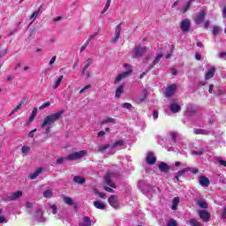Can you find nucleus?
<instances>
[{
	"mask_svg": "<svg viewBox=\"0 0 226 226\" xmlns=\"http://www.w3.org/2000/svg\"><path fill=\"white\" fill-rule=\"evenodd\" d=\"M64 114V110L58 111L55 114H51L47 116L43 121H41V128H45L48 125L54 124L56 121L59 120L61 118V116Z\"/></svg>",
	"mask_w": 226,
	"mask_h": 226,
	"instance_id": "obj_1",
	"label": "nucleus"
},
{
	"mask_svg": "<svg viewBox=\"0 0 226 226\" xmlns=\"http://www.w3.org/2000/svg\"><path fill=\"white\" fill-rule=\"evenodd\" d=\"M147 52V48L146 46H140V45H136L132 50V57L133 59H139V57H142L144 54Z\"/></svg>",
	"mask_w": 226,
	"mask_h": 226,
	"instance_id": "obj_2",
	"label": "nucleus"
},
{
	"mask_svg": "<svg viewBox=\"0 0 226 226\" xmlns=\"http://www.w3.org/2000/svg\"><path fill=\"white\" fill-rule=\"evenodd\" d=\"M86 154H87V151H86V150L75 152V153L70 154L67 156V161L73 162L75 160H80V158H83V156H86Z\"/></svg>",
	"mask_w": 226,
	"mask_h": 226,
	"instance_id": "obj_3",
	"label": "nucleus"
},
{
	"mask_svg": "<svg viewBox=\"0 0 226 226\" xmlns=\"http://www.w3.org/2000/svg\"><path fill=\"white\" fill-rule=\"evenodd\" d=\"M124 68H126L127 71L124 72H122L116 78L115 84H117V82H121L123 79H126V77H128V75L132 73V65H130L129 64H125Z\"/></svg>",
	"mask_w": 226,
	"mask_h": 226,
	"instance_id": "obj_4",
	"label": "nucleus"
},
{
	"mask_svg": "<svg viewBox=\"0 0 226 226\" xmlns=\"http://www.w3.org/2000/svg\"><path fill=\"white\" fill-rule=\"evenodd\" d=\"M114 177H117V173L108 172L104 177L106 185H108V186H110V188H116V184L112 182V179H114Z\"/></svg>",
	"mask_w": 226,
	"mask_h": 226,
	"instance_id": "obj_5",
	"label": "nucleus"
},
{
	"mask_svg": "<svg viewBox=\"0 0 226 226\" xmlns=\"http://www.w3.org/2000/svg\"><path fill=\"white\" fill-rule=\"evenodd\" d=\"M198 215L202 222H207L211 220V214L206 210H200Z\"/></svg>",
	"mask_w": 226,
	"mask_h": 226,
	"instance_id": "obj_6",
	"label": "nucleus"
},
{
	"mask_svg": "<svg viewBox=\"0 0 226 226\" xmlns=\"http://www.w3.org/2000/svg\"><path fill=\"white\" fill-rule=\"evenodd\" d=\"M190 19H185L182 20L181 25H180V29L183 31V33H188L190 31V26H191Z\"/></svg>",
	"mask_w": 226,
	"mask_h": 226,
	"instance_id": "obj_7",
	"label": "nucleus"
},
{
	"mask_svg": "<svg viewBox=\"0 0 226 226\" xmlns=\"http://www.w3.org/2000/svg\"><path fill=\"white\" fill-rule=\"evenodd\" d=\"M177 89V86L176 84L170 85L166 88L165 96L166 98H170Z\"/></svg>",
	"mask_w": 226,
	"mask_h": 226,
	"instance_id": "obj_8",
	"label": "nucleus"
},
{
	"mask_svg": "<svg viewBox=\"0 0 226 226\" xmlns=\"http://www.w3.org/2000/svg\"><path fill=\"white\" fill-rule=\"evenodd\" d=\"M205 19H206V11H201L195 17L194 22H196L197 24H202V22H204Z\"/></svg>",
	"mask_w": 226,
	"mask_h": 226,
	"instance_id": "obj_9",
	"label": "nucleus"
},
{
	"mask_svg": "<svg viewBox=\"0 0 226 226\" xmlns=\"http://www.w3.org/2000/svg\"><path fill=\"white\" fill-rule=\"evenodd\" d=\"M108 202L112 207H119V203L117 202V197L116 195H111L109 198Z\"/></svg>",
	"mask_w": 226,
	"mask_h": 226,
	"instance_id": "obj_10",
	"label": "nucleus"
},
{
	"mask_svg": "<svg viewBox=\"0 0 226 226\" xmlns=\"http://www.w3.org/2000/svg\"><path fill=\"white\" fill-rule=\"evenodd\" d=\"M147 163L148 165H154L156 163V156H154V154L150 152L147 155Z\"/></svg>",
	"mask_w": 226,
	"mask_h": 226,
	"instance_id": "obj_11",
	"label": "nucleus"
},
{
	"mask_svg": "<svg viewBox=\"0 0 226 226\" xmlns=\"http://www.w3.org/2000/svg\"><path fill=\"white\" fill-rule=\"evenodd\" d=\"M216 72V68L211 67L205 75V80H209V79H213L215 77V72Z\"/></svg>",
	"mask_w": 226,
	"mask_h": 226,
	"instance_id": "obj_12",
	"label": "nucleus"
},
{
	"mask_svg": "<svg viewBox=\"0 0 226 226\" xmlns=\"http://www.w3.org/2000/svg\"><path fill=\"white\" fill-rule=\"evenodd\" d=\"M193 133L195 135H209L211 132H209V130L194 128Z\"/></svg>",
	"mask_w": 226,
	"mask_h": 226,
	"instance_id": "obj_13",
	"label": "nucleus"
},
{
	"mask_svg": "<svg viewBox=\"0 0 226 226\" xmlns=\"http://www.w3.org/2000/svg\"><path fill=\"white\" fill-rule=\"evenodd\" d=\"M158 167L161 172H164L165 174H169V170H170V167L165 162H161Z\"/></svg>",
	"mask_w": 226,
	"mask_h": 226,
	"instance_id": "obj_14",
	"label": "nucleus"
},
{
	"mask_svg": "<svg viewBox=\"0 0 226 226\" xmlns=\"http://www.w3.org/2000/svg\"><path fill=\"white\" fill-rule=\"evenodd\" d=\"M196 204L201 209H207V207H209V205L204 200H196Z\"/></svg>",
	"mask_w": 226,
	"mask_h": 226,
	"instance_id": "obj_15",
	"label": "nucleus"
},
{
	"mask_svg": "<svg viewBox=\"0 0 226 226\" xmlns=\"http://www.w3.org/2000/svg\"><path fill=\"white\" fill-rule=\"evenodd\" d=\"M79 226H91V218L88 216H84L82 222H79Z\"/></svg>",
	"mask_w": 226,
	"mask_h": 226,
	"instance_id": "obj_16",
	"label": "nucleus"
},
{
	"mask_svg": "<svg viewBox=\"0 0 226 226\" xmlns=\"http://www.w3.org/2000/svg\"><path fill=\"white\" fill-rule=\"evenodd\" d=\"M200 185L204 187L209 186V178H207L204 176H201L200 177Z\"/></svg>",
	"mask_w": 226,
	"mask_h": 226,
	"instance_id": "obj_17",
	"label": "nucleus"
},
{
	"mask_svg": "<svg viewBox=\"0 0 226 226\" xmlns=\"http://www.w3.org/2000/svg\"><path fill=\"white\" fill-rule=\"evenodd\" d=\"M94 207H96V209H101V210H103L105 209V207H107V205H105V203L100 200L94 201Z\"/></svg>",
	"mask_w": 226,
	"mask_h": 226,
	"instance_id": "obj_18",
	"label": "nucleus"
},
{
	"mask_svg": "<svg viewBox=\"0 0 226 226\" xmlns=\"http://www.w3.org/2000/svg\"><path fill=\"white\" fill-rule=\"evenodd\" d=\"M21 195H22V191H17L16 192L11 193L9 196V199L11 200H17V199H20Z\"/></svg>",
	"mask_w": 226,
	"mask_h": 226,
	"instance_id": "obj_19",
	"label": "nucleus"
},
{
	"mask_svg": "<svg viewBox=\"0 0 226 226\" xmlns=\"http://www.w3.org/2000/svg\"><path fill=\"white\" fill-rule=\"evenodd\" d=\"M170 109L171 110V112H174L176 114L181 110V106H179V104L174 102L170 106Z\"/></svg>",
	"mask_w": 226,
	"mask_h": 226,
	"instance_id": "obj_20",
	"label": "nucleus"
},
{
	"mask_svg": "<svg viewBox=\"0 0 226 226\" xmlns=\"http://www.w3.org/2000/svg\"><path fill=\"white\" fill-rule=\"evenodd\" d=\"M64 79V75H60L56 80H55L53 85V89H57L59 86H61V82H63V79Z\"/></svg>",
	"mask_w": 226,
	"mask_h": 226,
	"instance_id": "obj_21",
	"label": "nucleus"
},
{
	"mask_svg": "<svg viewBox=\"0 0 226 226\" xmlns=\"http://www.w3.org/2000/svg\"><path fill=\"white\" fill-rule=\"evenodd\" d=\"M41 172H43V170L41 168H38L34 173L30 174V179H36Z\"/></svg>",
	"mask_w": 226,
	"mask_h": 226,
	"instance_id": "obj_22",
	"label": "nucleus"
},
{
	"mask_svg": "<svg viewBox=\"0 0 226 226\" xmlns=\"http://www.w3.org/2000/svg\"><path fill=\"white\" fill-rule=\"evenodd\" d=\"M179 206V197H175L172 200V207L171 209L173 211H176L177 209V207Z\"/></svg>",
	"mask_w": 226,
	"mask_h": 226,
	"instance_id": "obj_23",
	"label": "nucleus"
},
{
	"mask_svg": "<svg viewBox=\"0 0 226 226\" xmlns=\"http://www.w3.org/2000/svg\"><path fill=\"white\" fill-rule=\"evenodd\" d=\"M124 89V85H121L117 88L116 94H115L116 98H121V94H123Z\"/></svg>",
	"mask_w": 226,
	"mask_h": 226,
	"instance_id": "obj_24",
	"label": "nucleus"
},
{
	"mask_svg": "<svg viewBox=\"0 0 226 226\" xmlns=\"http://www.w3.org/2000/svg\"><path fill=\"white\" fill-rule=\"evenodd\" d=\"M74 183H78L79 185H84L86 183V178L80 177V176H76L73 177Z\"/></svg>",
	"mask_w": 226,
	"mask_h": 226,
	"instance_id": "obj_25",
	"label": "nucleus"
},
{
	"mask_svg": "<svg viewBox=\"0 0 226 226\" xmlns=\"http://www.w3.org/2000/svg\"><path fill=\"white\" fill-rule=\"evenodd\" d=\"M90 64H93V59L92 58H88L87 60H86L85 65L82 68L81 73L85 74L84 72H86V70H87V68H89Z\"/></svg>",
	"mask_w": 226,
	"mask_h": 226,
	"instance_id": "obj_26",
	"label": "nucleus"
},
{
	"mask_svg": "<svg viewBox=\"0 0 226 226\" xmlns=\"http://www.w3.org/2000/svg\"><path fill=\"white\" fill-rule=\"evenodd\" d=\"M109 123H113V124H116V119L112 117H107L106 119L102 120L100 124H107Z\"/></svg>",
	"mask_w": 226,
	"mask_h": 226,
	"instance_id": "obj_27",
	"label": "nucleus"
},
{
	"mask_svg": "<svg viewBox=\"0 0 226 226\" xmlns=\"http://www.w3.org/2000/svg\"><path fill=\"white\" fill-rule=\"evenodd\" d=\"M122 146H124V141L123 139L115 141L114 144L112 145V149L116 147H121Z\"/></svg>",
	"mask_w": 226,
	"mask_h": 226,
	"instance_id": "obj_28",
	"label": "nucleus"
},
{
	"mask_svg": "<svg viewBox=\"0 0 226 226\" xmlns=\"http://www.w3.org/2000/svg\"><path fill=\"white\" fill-rule=\"evenodd\" d=\"M170 139L173 142V144H176L177 140V137H179V134L177 132H170Z\"/></svg>",
	"mask_w": 226,
	"mask_h": 226,
	"instance_id": "obj_29",
	"label": "nucleus"
},
{
	"mask_svg": "<svg viewBox=\"0 0 226 226\" xmlns=\"http://www.w3.org/2000/svg\"><path fill=\"white\" fill-rule=\"evenodd\" d=\"M109 147H110L109 144L101 145L98 147L97 151L99 153H103V151H106V149H109Z\"/></svg>",
	"mask_w": 226,
	"mask_h": 226,
	"instance_id": "obj_30",
	"label": "nucleus"
},
{
	"mask_svg": "<svg viewBox=\"0 0 226 226\" xmlns=\"http://www.w3.org/2000/svg\"><path fill=\"white\" fill-rule=\"evenodd\" d=\"M121 24L117 25L115 29V37L118 38L121 36Z\"/></svg>",
	"mask_w": 226,
	"mask_h": 226,
	"instance_id": "obj_31",
	"label": "nucleus"
},
{
	"mask_svg": "<svg viewBox=\"0 0 226 226\" xmlns=\"http://www.w3.org/2000/svg\"><path fill=\"white\" fill-rule=\"evenodd\" d=\"M54 193L50 190H46L43 192V197H45V199H52Z\"/></svg>",
	"mask_w": 226,
	"mask_h": 226,
	"instance_id": "obj_32",
	"label": "nucleus"
},
{
	"mask_svg": "<svg viewBox=\"0 0 226 226\" xmlns=\"http://www.w3.org/2000/svg\"><path fill=\"white\" fill-rule=\"evenodd\" d=\"M189 225L191 226H202V223H200L197 219H191L189 221Z\"/></svg>",
	"mask_w": 226,
	"mask_h": 226,
	"instance_id": "obj_33",
	"label": "nucleus"
},
{
	"mask_svg": "<svg viewBox=\"0 0 226 226\" xmlns=\"http://www.w3.org/2000/svg\"><path fill=\"white\" fill-rule=\"evenodd\" d=\"M110 3H112V0H107L106 4L102 11V14L106 13L109 8H110Z\"/></svg>",
	"mask_w": 226,
	"mask_h": 226,
	"instance_id": "obj_34",
	"label": "nucleus"
},
{
	"mask_svg": "<svg viewBox=\"0 0 226 226\" xmlns=\"http://www.w3.org/2000/svg\"><path fill=\"white\" fill-rule=\"evenodd\" d=\"M64 202L67 204L68 206H73V200L70 197H64Z\"/></svg>",
	"mask_w": 226,
	"mask_h": 226,
	"instance_id": "obj_35",
	"label": "nucleus"
},
{
	"mask_svg": "<svg viewBox=\"0 0 226 226\" xmlns=\"http://www.w3.org/2000/svg\"><path fill=\"white\" fill-rule=\"evenodd\" d=\"M68 162V157H60V158H58V159L56 160V165H61V164H63V162Z\"/></svg>",
	"mask_w": 226,
	"mask_h": 226,
	"instance_id": "obj_36",
	"label": "nucleus"
},
{
	"mask_svg": "<svg viewBox=\"0 0 226 226\" xmlns=\"http://www.w3.org/2000/svg\"><path fill=\"white\" fill-rule=\"evenodd\" d=\"M36 114H38V109L34 108V110L32 111L31 117H29L30 122L34 121V117L36 116Z\"/></svg>",
	"mask_w": 226,
	"mask_h": 226,
	"instance_id": "obj_37",
	"label": "nucleus"
},
{
	"mask_svg": "<svg viewBox=\"0 0 226 226\" xmlns=\"http://www.w3.org/2000/svg\"><path fill=\"white\" fill-rule=\"evenodd\" d=\"M22 109V106L19 103L14 109L10 113V116H13V114H15V112H19V110H20Z\"/></svg>",
	"mask_w": 226,
	"mask_h": 226,
	"instance_id": "obj_38",
	"label": "nucleus"
},
{
	"mask_svg": "<svg viewBox=\"0 0 226 226\" xmlns=\"http://www.w3.org/2000/svg\"><path fill=\"white\" fill-rule=\"evenodd\" d=\"M162 57H163V55L159 54L156 56V57L154 58L153 64H158V63H160V59H162Z\"/></svg>",
	"mask_w": 226,
	"mask_h": 226,
	"instance_id": "obj_39",
	"label": "nucleus"
},
{
	"mask_svg": "<svg viewBox=\"0 0 226 226\" xmlns=\"http://www.w3.org/2000/svg\"><path fill=\"white\" fill-rule=\"evenodd\" d=\"M39 13H40V10L38 11L33 12V14L30 16V19L31 20H33V22L36 20V17H38Z\"/></svg>",
	"mask_w": 226,
	"mask_h": 226,
	"instance_id": "obj_40",
	"label": "nucleus"
},
{
	"mask_svg": "<svg viewBox=\"0 0 226 226\" xmlns=\"http://www.w3.org/2000/svg\"><path fill=\"white\" fill-rule=\"evenodd\" d=\"M29 151H31V147H22L21 148V152L23 153V154H27Z\"/></svg>",
	"mask_w": 226,
	"mask_h": 226,
	"instance_id": "obj_41",
	"label": "nucleus"
},
{
	"mask_svg": "<svg viewBox=\"0 0 226 226\" xmlns=\"http://www.w3.org/2000/svg\"><path fill=\"white\" fill-rule=\"evenodd\" d=\"M188 170H190V169L188 168H185L182 170H179L177 175V177H181V176H183V174H185V172H188Z\"/></svg>",
	"mask_w": 226,
	"mask_h": 226,
	"instance_id": "obj_42",
	"label": "nucleus"
},
{
	"mask_svg": "<svg viewBox=\"0 0 226 226\" xmlns=\"http://www.w3.org/2000/svg\"><path fill=\"white\" fill-rule=\"evenodd\" d=\"M50 209H52L53 215H57V206L56 204L49 205Z\"/></svg>",
	"mask_w": 226,
	"mask_h": 226,
	"instance_id": "obj_43",
	"label": "nucleus"
},
{
	"mask_svg": "<svg viewBox=\"0 0 226 226\" xmlns=\"http://www.w3.org/2000/svg\"><path fill=\"white\" fill-rule=\"evenodd\" d=\"M87 89H91V85H87V86H85V87L79 91V94H83V93H86V91H87Z\"/></svg>",
	"mask_w": 226,
	"mask_h": 226,
	"instance_id": "obj_44",
	"label": "nucleus"
},
{
	"mask_svg": "<svg viewBox=\"0 0 226 226\" xmlns=\"http://www.w3.org/2000/svg\"><path fill=\"white\" fill-rule=\"evenodd\" d=\"M192 6V1H189L187 4L183 8V13H186V11L191 8Z\"/></svg>",
	"mask_w": 226,
	"mask_h": 226,
	"instance_id": "obj_45",
	"label": "nucleus"
},
{
	"mask_svg": "<svg viewBox=\"0 0 226 226\" xmlns=\"http://www.w3.org/2000/svg\"><path fill=\"white\" fill-rule=\"evenodd\" d=\"M219 33H220V27L219 26H214V28H213L214 36H216V34H219Z\"/></svg>",
	"mask_w": 226,
	"mask_h": 226,
	"instance_id": "obj_46",
	"label": "nucleus"
},
{
	"mask_svg": "<svg viewBox=\"0 0 226 226\" xmlns=\"http://www.w3.org/2000/svg\"><path fill=\"white\" fill-rule=\"evenodd\" d=\"M27 101H28V99H27V97H23L21 100H20V102H19L21 106L22 105H27Z\"/></svg>",
	"mask_w": 226,
	"mask_h": 226,
	"instance_id": "obj_47",
	"label": "nucleus"
},
{
	"mask_svg": "<svg viewBox=\"0 0 226 226\" xmlns=\"http://www.w3.org/2000/svg\"><path fill=\"white\" fill-rule=\"evenodd\" d=\"M47 107H50V102H44L41 106L39 107V109L43 110V109H47Z\"/></svg>",
	"mask_w": 226,
	"mask_h": 226,
	"instance_id": "obj_48",
	"label": "nucleus"
},
{
	"mask_svg": "<svg viewBox=\"0 0 226 226\" xmlns=\"http://www.w3.org/2000/svg\"><path fill=\"white\" fill-rule=\"evenodd\" d=\"M168 226H177V222H176L174 219H170L168 222Z\"/></svg>",
	"mask_w": 226,
	"mask_h": 226,
	"instance_id": "obj_49",
	"label": "nucleus"
},
{
	"mask_svg": "<svg viewBox=\"0 0 226 226\" xmlns=\"http://www.w3.org/2000/svg\"><path fill=\"white\" fill-rule=\"evenodd\" d=\"M216 162H218L219 164L222 165V167H226V161H223L222 158L218 157L216 159Z\"/></svg>",
	"mask_w": 226,
	"mask_h": 226,
	"instance_id": "obj_50",
	"label": "nucleus"
},
{
	"mask_svg": "<svg viewBox=\"0 0 226 226\" xmlns=\"http://www.w3.org/2000/svg\"><path fill=\"white\" fill-rule=\"evenodd\" d=\"M123 109H132V104L130 102H125L124 104H122Z\"/></svg>",
	"mask_w": 226,
	"mask_h": 226,
	"instance_id": "obj_51",
	"label": "nucleus"
},
{
	"mask_svg": "<svg viewBox=\"0 0 226 226\" xmlns=\"http://www.w3.org/2000/svg\"><path fill=\"white\" fill-rule=\"evenodd\" d=\"M192 154H196L198 156H200V155L204 154V151H202V150H200V151L194 150V151H192Z\"/></svg>",
	"mask_w": 226,
	"mask_h": 226,
	"instance_id": "obj_52",
	"label": "nucleus"
},
{
	"mask_svg": "<svg viewBox=\"0 0 226 226\" xmlns=\"http://www.w3.org/2000/svg\"><path fill=\"white\" fill-rule=\"evenodd\" d=\"M103 189L106 191V192H109V193H114V189L109 187V186H103Z\"/></svg>",
	"mask_w": 226,
	"mask_h": 226,
	"instance_id": "obj_53",
	"label": "nucleus"
},
{
	"mask_svg": "<svg viewBox=\"0 0 226 226\" xmlns=\"http://www.w3.org/2000/svg\"><path fill=\"white\" fill-rule=\"evenodd\" d=\"M34 133H36V129H34L33 131H31L28 133V137H30V139H33L34 137Z\"/></svg>",
	"mask_w": 226,
	"mask_h": 226,
	"instance_id": "obj_54",
	"label": "nucleus"
},
{
	"mask_svg": "<svg viewBox=\"0 0 226 226\" xmlns=\"http://www.w3.org/2000/svg\"><path fill=\"white\" fill-rule=\"evenodd\" d=\"M56 59H57L56 56H52V58L49 61V65H52L56 63Z\"/></svg>",
	"mask_w": 226,
	"mask_h": 226,
	"instance_id": "obj_55",
	"label": "nucleus"
},
{
	"mask_svg": "<svg viewBox=\"0 0 226 226\" xmlns=\"http://www.w3.org/2000/svg\"><path fill=\"white\" fill-rule=\"evenodd\" d=\"M8 221L6 220V217L4 215H0V223H6Z\"/></svg>",
	"mask_w": 226,
	"mask_h": 226,
	"instance_id": "obj_56",
	"label": "nucleus"
},
{
	"mask_svg": "<svg viewBox=\"0 0 226 226\" xmlns=\"http://www.w3.org/2000/svg\"><path fill=\"white\" fill-rule=\"evenodd\" d=\"M97 195L100 197V199H106L107 195L103 192H97Z\"/></svg>",
	"mask_w": 226,
	"mask_h": 226,
	"instance_id": "obj_57",
	"label": "nucleus"
},
{
	"mask_svg": "<svg viewBox=\"0 0 226 226\" xmlns=\"http://www.w3.org/2000/svg\"><path fill=\"white\" fill-rule=\"evenodd\" d=\"M157 117H158V111H157V110H154L153 118H154V120H156Z\"/></svg>",
	"mask_w": 226,
	"mask_h": 226,
	"instance_id": "obj_58",
	"label": "nucleus"
},
{
	"mask_svg": "<svg viewBox=\"0 0 226 226\" xmlns=\"http://www.w3.org/2000/svg\"><path fill=\"white\" fill-rule=\"evenodd\" d=\"M219 57H220L221 59H223L224 57H226V52H222V53H220V54H219Z\"/></svg>",
	"mask_w": 226,
	"mask_h": 226,
	"instance_id": "obj_59",
	"label": "nucleus"
},
{
	"mask_svg": "<svg viewBox=\"0 0 226 226\" xmlns=\"http://www.w3.org/2000/svg\"><path fill=\"white\" fill-rule=\"evenodd\" d=\"M117 40H119L117 37H115V35H114V37L111 39V43H117Z\"/></svg>",
	"mask_w": 226,
	"mask_h": 226,
	"instance_id": "obj_60",
	"label": "nucleus"
},
{
	"mask_svg": "<svg viewBox=\"0 0 226 226\" xmlns=\"http://www.w3.org/2000/svg\"><path fill=\"white\" fill-rule=\"evenodd\" d=\"M222 217L226 218V207H223Z\"/></svg>",
	"mask_w": 226,
	"mask_h": 226,
	"instance_id": "obj_61",
	"label": "nucleus"
},
{
	"mask_svg": "<svg viewBox=\"0 0 226 226\" xmlns=\"http://www.w3.org/2000/svg\"><path fill=\"white\" fill-rule=\"evenodd\" d=\"M105 135V132H103V131H101V132H99L98 133H97V136L98 137H103Z\"/></svg>",
	"mask_w": 226,
	"mask_h": 226,
	"instance_id": "obj_62",
	"label": "nucleus"
},
{
	"mask_svg": "<svg viewBox=\"0 0 226 226\" xmlns=\"http://www.w3.org/2000/svg\"><path fill=\"white\" fill-rule=\"evenodd\" d=\"M144 100H146V93L143 94L142 97L139 98V103H142V102H144Z\"/></svg>",
	"mask_w": 226,
	"mask_h": 226,
	"instance_id": "obj_63",
	"label": "nucleus"
},
{
	"mask_svg": "<svg viewBox=\"0 0 226 226\" xmlns=\"http://www.w3.org/2000/svg\"><path fill=\"white\" fill-rule=\"evenodd\" d=\"M222 17L223 19H226V6L222 10Z\"/></svg>",
	"mask_w": 226,
	"mask_h": 226,
	"instance_id": "obj_64",
	"label": "nucleus"
}]
</instances>
